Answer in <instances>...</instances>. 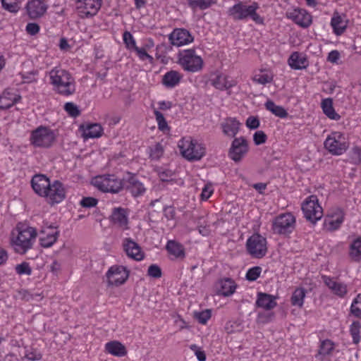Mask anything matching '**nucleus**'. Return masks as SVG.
Here are the masks:
<instances>
[{
	"mask_svg": "<svg viewBox=\"0 0 361 361\" xmlns=\"http://www.w3.org/2000/svg\"><path fill=\"white\" fill-rule=\"evenodd\" d=\"M166 249L176 259L185 257V253L183 245L175 240H169Z\"/></svg>",
	"mask_w": 361,
	"mask_h": 361,
	"instance_id": "36",
	"label": "nucleus"
},
{
	"mask_svg": "<svg viewBox=\"0 0 361 361\" xmlns=\"http://www.w3.org/2000/svg\"><path fill=\"white\" fill-rule=\"evenodd\" d=\"M262 270V268L258 266L249 269L246 273V279L249 281H256L259 277Z\"/></svg>",
	"mask_w": 361,
	"mask_h": 361,
	"instance_id": "51",
	"label": "nucleus"
},
{
	"mask_svg": "<svg viewBox=\"0 0 361 361\" xmlns=\"http://www.w3.org/2000/svg\"><path fill=\"white\" fill-rule=\"evenodd\" d=\"M322 279L331 293L339 298H344L348 293V285L336 278L322 275Z\"/></svg>",
	"mask_w": 361,
	"mask_h": 361,
	"instance_id": "17",
	"label": "nucleus"
},
{
	"mask_svg": "<svg viewBox=\"0 0 361 361\" xmlns=\"http://www.w3.org/2000/svg\"><path fill=\"white\" fill-rule=\"evenodd\" d=\"M306 295V291L303 288H296L291 296V304L293 306L302 307Z\"/></svg>",
	"mask_w": 361,
	"mask_h": 361,
	"instance_id": "41",
	"label": "nucleus"
},
{
	"mask_svg": "<svg viewBox=\"0 0 361 361\" xmlns=\"http://www.w3.org/2000/svg\"><path fill=\"white\" fill-rule=\"evenodd\" d=\"M154 114L157 122L159 130L164 133H169L170 131V127L169 126L164 115L157 109L154 111Z\"/></svg>",
	"mask_w": 361,
	"mask_h": 361,
	"instance_id": "44",
	"label": "nucleus"
},
{
	"mask_svg": "<svg viewBox=\"0 0 361 361\" xmlns=\"http://www.w3.org/2000/svg\"><path fill=\"white\" fill-rule=\"evenodd\" d=\"M147 274L150 277L159 279L161 276V270L157 264H152L148 267Z\"/></svg>",
	"mask_w": 361,
	"mask_h": 361,
	"instance_id": "60",
	"label": "nucleus"
},
{
	"mask_svg": "<svg viewBox=\"0 0 361 361\" xmlns=\"http://www.w3.org/2000/svg\"><path fill=\"white\" fill-rule=\"evenodd\" d=\"M98 200L92 197H83L80 200V205L85 208H92L97 204Z\"/></svg>",
	"mask_w": 361,
	"mask_h": 361,
	"instance_id": "61",
	"label": "nucleus"
},
{
	"mask_svg": "<svg viewBox=\"0 0 361 361\" xmlns=\"http://www.w3.org/2000/svg\"><path fill=\"white\" fill-rule=\"evenodd\" d=\"M15 271L16 274L20 276H30L32 271V268L30 267L29 263L27 262H23L20 264H17L15 267Z\"/></svg>",
	"mask_w": 361,
	"mask_h": 361,
	"instance_id": "49",
	"label": "nucleus"
},
{
	"mask_svg": "<svg viewBox=\"0 0 361 361\" xmlns=\"http://www.w3.org/2000/svg\"><path fill=\"white\" fill-rule=\"evenodd\" d=\"M211 84L216 89L224 91L228 90L234 87L236 85V82L225 74L219 73L211 79Z\"/></svg>",
	"mask_w": 361,
	"mask_h": 361,
	"instance_id": "25",
	"label": "nucleus"
},
{
	"mask_svg": "<svg viewBox=\"0 0 361 361\" xmlns=\"http://www.w3.org/2000/svg\"><path fill=\"white\" fill-rule=\"evenodd\" d=\"M243 326L240 320L228 322L225 325V330L228 334H234L243 331Z\"/></svg>",
	"mask_w": 361,
	"mask_h": 361,
	"instance_id": "45",
	"label": "nucleus"
},
{
	"mask_svg": "<svg viewBox=\"0 0 361 361\" xmlns=\"http://www.w3.org/2000/svg\"><path fill=\"white\" fill-rule=\"evenodd\" d=\"M56 135L48 127L39 126L31 132L30 142L35 147L49 148L54 142Z\"/></svg>",
	"mask_w": 361,
	"mask_h": 361,
	"instance_id": "8",
	"label": "nucleus"
},
{
	"mask_svg": "<svg viewBox=\"0 0 361 361\" xmlns=\"http://www.w3.org/2000/svg\"><path fill=\"white\" fill-rule=\"evenodd\" d=\"M267 136L262 130H257L253 135V141L256 145H260L266 142Z\"/></svg>",
	"mask_w": 361,
	"mask_h": 361,
	"instance_id": "59",
	"label": "nucleus"
},
{
	"mask_svg": "<svg viewBox=\"0 0 361 361\" xmlns=\"http://www.w3.org/2000/svg\"><path fill=\"white\" fill-rule=\"evenodd\" d=\"M246 126L250 129H257L260 124L259 118L256 116H249L246 120Z\"/></svg>",
	"mask_w": 361,
	"mask_h": 361,
	"instance_id": "62",
	"label": "nucleus"
},
{
	"mask_svg": "<svg viewBox=\"0 0 361 361\" xmlns=\"http://www.w3.org/2000/svg\"><path fill=\"white\" fill-rule=\"evenodd\" d=\"M212 312L210 310H205L195 314L196 319L202 324H205L211 318Z\"/></svg>",
	"mask_w": 361,
	"mask_h": 361,
	"instance_id": "58",
	"label": "nucleus"
},
{
	"mask_svg": "<svg viewBox=\"0 0 361 361\" xmlns=\"http://www.w3.org/2000/svg\"><path fill=\"white\" fill-rule=\"evenodd\" d=\"M170 43L176 47L187 45L193 42L190 32L184 28H176L169 35Z\"/></svg>",
	"mask_w": 361,
	"mask_h": 361,
	"instance_id": "20",
	"label": "nucleus"
},
{
	"mask_svg": "<svg viewBox=\"0 0 361 361\" xmlns=\"http://www.w3.org/2000/svg\"><path fill=\"white\" fill-rule=\"evenodd\" d=\"M32 188L39 196L44 197L49 204H59L66 197V188L59 180L52 182L44 175L38 174L31 180Z\"/></svg>",
	"mask_w": 361,
	"mask_h": 361,
	"instance_id": "1",
	"label": "nucleus"
},
{
	"mask_svg": "<svg viewBox=\"0 0 361 361\" xmlns=\"http://www.w3.org/2000/svg\"><path fill=\"white\" fill-rule=\"evenodd\" d=\"M190 349L194 352L198 361H206V353L200 347L192 344L190 345Z\"/></svg>",
	"mask_w": 361,
	"mask_h": 361,
	"instance_id": "57",
	"label": "nucleus"
},
{
	"mask_svg": "<svg viewBox=\"0 0 361 361\" xmlns=\"http://www.w3.org/2000/svg\"><path fill=\"white\" fill-rule=\"evenodd\" d=\"M321 108L323 113L329 118L334 121H338L341 116L336 112L333 106V99L331 98H326L322 100Z\"/></svg>",
	"mask_w": 361,
	"mask_h": 361,
	"instance_id": "33",
	"label": "nucleus"
},
{
	"mask_svg": "<svg viewBox=\"0 0 361 361\" xmlns=\"http://www.w3.org/2000/svg\"><path fill=\"white\" fill-rule=\"evenodd\" d=\"M349 257L355 262H359L361 259V236H358L352 240L349 245Z\"/></svg>",
	"mask_w": 361,
	"mask_h": 361,
	"instance_id": "35",
	"label": "nucleus"
},
{
	"mask_svg": "<svg viewBox=\"0 0 361 361\" xmlns=\"http://www.w3.org/2000/svg\"><path fill=\"white\" fill-rule=\"evenodd\" d=\"M141 61L148 60L149 62H152L153 57L148 54L145 47H138L137 46L133 49Z\"/></svg>",
	"mask_w": 361,
	"mask_h": 361,
	"instance_id": "56",
	"label": "nucleus"
},
{
	"mask_svg": "<svg viewBox=\"0 0 361 361\" xmlns=\"http://www.w3.org/2000/svg\"><path fill=\"white\" fill-rule=\"evenodd\" d=\"M164 215L169 220L173 219L176 215L174 207L171 206L164 207Z\"/></svg>",
	"mask_w": 361,
	"mask_h": 361,
	"instance_id": "64",
	"label": "nucleus"
},
{
	"mask_svg": "<svg viewBox=\"0 0 361 361\" xmlns=\"http://www.w3.org/2000/svg\"><path fill=\"white\" fill-rule=\"evenodd\" d=\"M340 59V53L337 50H332L327 56V61L332 63H337Z\"/></svg>",
	"mask_w": 361,
	"mask_h": 361,
	"instance_id": "63",
	"label": "nucleus"
},
{
	"mask_svg": "<svg viewBox=\"0 0 361 361\" xmlns=\"http://www.w3.org/2000/svg\"><path fill=\"white\" fill-rule=\"evenodd\" d=\"M237 288L235 282L230 278H224L218 280L214 286L216 295L224 297L232 295Z\"/></svg>",
	"mask_w": 361,
	"mask_h": 361,
	"instance_id": "22",
	"label": "nucleus"
},
{
	"mask_svg": "<svg viewBox=\"0 0 361 361\" xmlns=\"http://www.w3.org/2000/svg\"><path fill=\"white\" fill-rule=\"evenodd\" d=\"M249 150L248 143L243 137L235 138L228 152L229 157L235 162H238L247 154Z\"/></svg>",
	"mask_w": 361,
	"mask_h": 361,
	"instance_id": "18",
	"label": "nucleus"
},
{
	"mask_svg": "<svg viewBox=\"0 0 361 361\" xmlns=\"http://www.w3.org/2000/svg\"><path fill=\"white\" fill-rule=\"evenodd\" d=\"M128 182L129 185H128V188L133 196L137 197L145 192V188L143 184L135 177L130 178Z\"/></svg>",
	"mask_w": 361,
	"mask_h": 361,
	"instance_id": "40",
	"label": "nucleus"
},
{
	"mask_svg": "<svg viewBox=\"0 0 361 361\" xmlns=\"http://www.w3.org/2000/svg\"><path fill=\"white\" fill-rule=\"evenodd\" d=\"M59 236V231L54 226H44L40 233L39 243L42 247H51Z\"/></svg>",
	"mask_w": 361,
	"mask_h": 361,
	"instance_id": "21",
	"label": "nucleus"
},
{
	"mask_svg": "<svg viewBox=\"0 0 361 361\" xmlns=\"http://www.w3.org/2000/svg\"><path fill=\"white\" fill-rule=\"evenodd\" d=\"M324 145L329 153L339 156L347 151L350 147V142L345 133L333 131L326 137Z\"/></svg>",
	"mask_w": 361,
	"mask_h": 361,
	"instance_id": "6",
	"label": "nucleus"
},
{
	"mask_svg": "<svg viewBox=\"0 0 361 361\" xmlns=\"http://www.w3.org/2000/svg\"><path fill=\"white\" fill-rule=\"evenodd\" d=\"M265 108L267 110L271 112L276 116H278L281 118H284L288 116L287 111L281 106L276 105L273 101L268 100L264 104Z\"/></svg>",
	"mask_w": 361,
	"mask_h": 361,
	"instance_id": "38",
	"label": "nucleus"
},
{
	"mask_svg": "<svg viewBox=\"0 0 361 361\" xmlns=\"http://www.w3.org/2000/svg\"><path fill=\"white\" fill-rule=\"evenodd\" d=\"M49 6L43 0H28L25 5L27 16L31 19L42 17L47 11Z\"/></svg>",
	"mask_w": 361,
	"mask_h": 361,
	"instance_id": "19",
	"label": "nucleus"
},
{
	"mask_svg": "<svg viewBox=\"0 0 361 361\" xmlns=\"http://www.w3.org/2000/svg\"><path fill=\"white\" fill-rule=\"evenodd\" d=\"M247 253L255 259L264 257L268 250L267 238L259 233H254L246 241Z\"/></svg>",
	"mask_w": 361,
	"mask_h": 361,
	"instance_id": "9",
	"label": "nucleus"
},
{
	"mask_svg": "<svg viewBox=\"0 0 361 361\" xmlns=\"http://www.w3.org/2000/svg\"><path fill=\"white\" fill-rule=\"evenodd\" d=\"M111 223L121 230L128 229V213L126 209L115 207L110 216Z\"/></svg>",
	"mask_w": 361,
	"mask_h": 361,
	"instance_id": "24",
	"label": "nucleus"
},
{
	"mask_svg": "<svg viewBox=\"0 0 361 361\" xmlns=\"http://www.w3.org/2000/svg\"><path fill=\"white\" fill-rule=\"evenodd\" d=\"M37 236L36 228L18 223L11 232L9 243L16 254L25 255L33 248Z\"/></svg>",
	"mask_w": 361,
	"mask_h": 361,
	"instance_id": "2",
	"label": "nucleus"
},
{
	"mask_svg": "<svg viewBox=\"0 0 361 361\" xmlns=\"http://www.w3.org/2000/svg\"><path fill=\"white\" fill-rule=\"evenodd\" d=\"M334 348V344L331 341L328 339L323 341L320 346L319 353L324 355H329L331 353Z\"/></svg>",
	"mask_w": 361,
	"mask_h": 361,
	"instance_id": "53",
	"label": "nucleus"
},
{
	"mask_svg": "<svg viewBox=\"0 0 361 361\" xmlns=\"http://www.w3.org/2000/svg\"><path fill=\"white\" fill-rule=\"evenodd\" d=\"M240 125L235 118L228 117L221 123V128L226 136L234 137L238 133Z\"/></svg>",
	"mask_w": 361,
	"mask_h": 361,
	"instance_id": "26",
	"label": "nucleus"
},
{
	"mask_svg": "<svg viewBox=\"0 0 361 361\" xmlns=\"http://www.w3.org/2000/svg\"><path fill=\"white\" fill-rule=\"evenodd\" d=\"M361 324L360 322H353L350 326V333L354 343H358L360 341Z\"/></svg>",
	"mask_w": 361,
	"mask_h": 361,
	"instance_id": "47",
	"label": "nucleus"
},
{
	"mask_svg": "<svg viewBox=\"0 0 361 361\" xmlns=\"http://www.w3.org/2000/svg\"><path fill=\"white\" fill-rule=\"evenodd\" d=\"M301 208L305 218L312 223H316L323 216V209L316 195L307 197L303 201Z\"/></svg>",
	"mask_w": 361,
	"mask_h": 361,
	"instance_id": "10",
	"label": "nucleus"
},
{
	"mask_svg": "<svg viewBox=\"0 0 361 361\" xmlns=\"http://www.w3.org/2000/svg\"><path fill=\"white\" fill-rule=\"evenodd\" d=\"M350 313L361 319V293H359L353 300L350 305Z\"/></svg>",
	"mask_w": 361,
	"mask_h": 361,
	"instance_id": "46",
	"label": "nucleus"
},
{
	"mask_svg": "<svg viewBox=\"0 0 361 361\" xmlns=\"http://www.w3.org/2000/svg\"><path fill=\"white\" fill-rule=\"evenodd\" d=\"M214 186L212 183H207L204 185L200 194V198L203 201L207 200L214 192Z\"/></svg>",
	"mask_w": 361,
	"mask_h": 361,
	"instance_id": "55",
	"label": "nucleus"
},
{
	"mask_svg": "<svg viewBox=\"0 0 361 361\" xmlns=\"http://www.w3.org/2000/svg\"><path fill=\"white\" fill-rule=\"evenodd\" d=\"M92 183L101 191L111 193H118L123 186L122 180L114 175L97 176L92 179Z\"/></svg>",
	"mask_w": 361,
	"mask_h": 361,
	"instance_id": "12",
	"label": "nucleus"
},
{
	"mask_svg": "<svg viewBox=\"0 0 361 361\" xmlns=\"http://www.w3.org/2000/svg\"><path fill=\"white\" fill-rule=\"evenodd\" d=\"M214 226V223L209 220L208 216L200 217L197 221V227L199 233L203 236H207L211 233L212 228Z\"/></svg>",
	"mask_w": 361,
	"mask_h": 361,
	"instance_id": "37",
	"label": "nucleus"
},
{
	"mask_svg": "<svg viewBox=\"0 0 361 361\" xmlns=\"http://www.w3.org/2000/svg\"><path fill=\"white\" fill-rule=\"evenodd\" d=\"M350 163L359 165L361 164V148L357 146H355L352 148L350 154Z\"/></svg>",
	"mask_w": 361,
	"mask_h": 361,
	"instance_id": "52",
	"label": "nucleus"
},
{
	"mask_svg": "<svg viewBox=\"0 0 361 361\" xmlns=\"http://www.w3.org/2000/svg\"><path fill=\"white\" fill-rule=\"evenodd\" d=\"M105 350L116 357H123L127 354V350L124 345L117 341L108 342L105 344Z\"/></svg>",
	"mask_w": 361,
	"mask_h": 361,
	"instance_id": "31",
	"label": "nucleus"
},
{
	"mask_svg": "<svg viewBox=\"0 0 361 361\" xmlns=\"http://www.w3.org/2000/svg\"><path fill=\"white\" fill-rule=\"evenodd\" d=\"M129 270L121 265L111 266L106 273L109 286H119L123 284L129 277Z\"/></svg>",
	"mask_w": 361,
	"mask_h": 361,
	"instance_id": "14",
	"label": "nucleus"
},
{
	"mask_svg": "<svg viewBox=\"0 0 361 361\" xmlns=\"http://www.w3.org/2000/svg\"><path fill=\"white\" fill-rule=\"evenodd\" d=\"M274 79V74L268 70L260 71L253 77V81L260 85L271 83Z\"/></svg>",
	"mask_w": 361,
	"mask_h": 361,
	"instance_id": "39",
	"label": "nucleus"
},
{
	"mask_svg": "<svg viewBox=\"0 0 361 361\" xmlns=\"http://www.w3.org/2000/svg\"><path fill=\"white\" fill-rule=\"evenodd\" d=\"M182 75L176 71H170L164 74L162 82L164 86L173 88L178 85L182 79Z\"/></svg>",
	"mask_w": 361,
	"mask_h": 361,
	"instance_id": "34",
	"label": "nucleus"
},
{
	"mask_svg": "<svg viewBox=\"0 0 361 361\" xmlns=\"http://www.w3.org/2000/svg\"><path fill=\"white\" fill-rule=\"evenodd\" d=\"M48 76L53 90L58 94L68 97L75 93V80L66 70L54 67L48 73Z\"/></svg>",
	"mask_w": 361,
	"mask_h": 361,
	"instance_id": "3",
	"label": "nucleus"
},
{
	"mask_svg": "<svg viewBox=\"0 0 361 361\" xmlns=\"http://www.w3.org/2000/svg\"><path fill=\"white\" fill-rule=\"evenodd\" d=\"M75 11L81 18H90L97 14L102 5V0H73Z\"/></svg>",
	"mask_w": 361,
	"mask_h": 361,
	"instance_id": "13",
	"label": "nucleus"
},
{
	"mask_svg": "<svg viewBox=\"0 0 361 361\" xmlns=\"http://www.w3.org/2000/svg\"><path fill=\"white\" fill-rule=\"evenodd\" d=\"M20 96L14 90H6L0 96V109H6L20 99Z\"/></svg>",
	"mask_w": 361,
	"mask_h": 361,
	"instance_id": "27",
	"label": "nucleus"
},
{
	"mask_svg": "<svg viewBox=\"0 0 361 361\" xmlns=\"http://www.w3.org/2000/svg\"><path fill=\"white\" fill-rule=\"evenodd\" d=\"M123 40L126 48L129 50H133L137 47L134 37L128 31L124 32L123 35Z\"/></svg>",
	"mask_w": 361,
	"mask_h": 361,
	"instance_id": "50",
	"label": "nucleus"
},
{
	"mask_svg": "<svg viewBox=\"0 0 361 361\" xmlns=\"http://www.w3.org/2000/svg\"><path fill=\"white\" fill-rule=\"evenodd\" d=\"M286 16L302 28L309 27L312 23V15L305 9L298 7L288 8L286 12Z\"/></svg>",
	"mask_w": 361,
	"mask_h": 361,
	"instance_id": "15",
	"label": "nucleus"
},
{
	"mask_svg": "<svg viewBox=\"0 0 361 361\" xmlns=\"http://www.w3.org/2000/svg\"><path fill=\"white\" fill-rule=\"evenodd\" d=\"M214 4H215L214 0H188L189 6L194 10L197 8L205 10Z\"/></svg>",
	"mask_w": 361,
	"mask_h": 361,
	"instance_id": "42",
	"label": "nucleus"
},
{
	"mask_svg": "<svg viewBox=\"0 0 361 361\" xmlns=\"http://www.w3.org/2000/svg\"><path fill=\"white\" fill-rule=\"evenodd\" d=\"M64 109L72 117H77L80 114L78 106L73 102L66 103L64 105Z\"/></svg>",
	"mask_w": 361,
	"mask_h": 361,
	"instance_id": "54",
	"label": "nucleus"
},
{
	"mask_svg": "<svg viewBox=\"0 0 361 361\" xmlns=\"http://www.w3.org/2000/svg\"><path fill=\"white\" fill-rule=\"evenodd\" d=\"M102 134L103 128L99 123H90L82 126V135L85 139L97 138Z\"/></svg>",
	"mask_w": 361,
	"mask_h": 361,
	"instance_id": "32",
	"label": "nucleus"
},
{
	"mask_svg": "<svg viewBox=\"0 0 361 361\" xmlns=\"http://www.w3.org/2000/svg\"><path fill=\"white\" fill-rule=\"evenodd\" d=\"M296 219L290 212L279 214L272 221L271 229L274 233L289 235L295 228Z\"/></svg>",
	"mask_w": 361,
	"mask_h": 361,
	"instance_id": "11",
	"label": "nucleus"
},
{
	"mask_svg": "<svg viewBox=\"0 0 361 361\" xmlns=\"http://www.w3.org/2000/svg\"><path fill=\"white\" fill-rule=\"evenodd\" d=\"M276 297L264 293H258L255 305L265 310H271L276 307Z\"/></svg>",
	"mask_w": 361,
	"mask_h": 361,
	"instance_id": "29",
	"label": "nucleus"
},
{
	"mask_svg": "<svg viewBox=\"0 0 361 361\" xmlns=\"http://www.w3.org/2000/svg\"><path fill=\"white\" fill-rule=\"evenodd\" d=\"M288 63L292 69L302 70L306 68L308 65L307 57L302 53L295 51L288 58Z\"/></svg>",
	"mask_w": 361,
	"mask_h": 361,
	"instance_id": "30",
	"label": "nucleus"
},
{
	"mask_svg": "<svg viewBox=\"0 0 361 361\" xmlns=\"http://www.w3.org/2000/svg\"><path fill=\"white\" fill-rule=\"evenodd\" d=\"M259 6L258 3L252 2L247 4L246 2L239 1L228 9L227 13L234 20L247 21L251 19L259 25L264 24V18L259 15L257 11Z\"/></svg>",
	"mask_w": 361,
	"mask_h": 361,
	"instance_id": "4",
	"label": "nucleus"
},
{
	"mask_svg": "<svg viewBox=\"0 0 361 361\" xmlns=\"http://www.w3.org/2000/svg\"><path fill=\"white\" fill-rule=\"evenodd\" d=\"M178 59L179 65L187 72L197 73L203 68L204 61L195 49L182 50L178 54Z\"/></svg>",
	"mask_w": 361,
	"mask_h": 361,
	"instance_id": "7",
	"label": "nucleus"
},
{
	"mask_svg": "<svg viewBox=\"0 0 361 361\" xmlns=\"http://www.w3.org/2000/svg\"><path fill=\"white\" fill-rule=\"evenodd\" d=\"M178 146L182 156L188 161H198L205 154V147L191 137L179 140Z\"/></svg>",
	"mask_w": 361,
	"mask_h": 361,
	"instance_id": "5",
	"label": "nucleus"
},
{
	"mask_svg": "<svg viewBox=\"0 0 361 361\" xmlns=\"http://www.w3.org/2000/svg\"><path fill=\"white\" fill-rule=\"evenodd\" d=\"M348 24L345 16L340 15L338 13H334L331 19V26L333 29L334 33L340 36L344 33Z\"/></svg>",
	"mask_w": 361,
	"mask_h": 361,
	"instance_id": "28",
	"label": "nucleus"
},
{
	"mask_svg": "<svg viewBox=\"0 0 361 361\" xmlns=\"http://www.w3.org/2000/svg\"><path fill=\"white\" fill-rule=\"evenodd\" d=\"M345 212L340 207L333 208L329 211L324 220V226L329 231L338 230L345 221Z\"/></svg>",
	"mask_w": 361,
	"mask_h": 361,
	"instance_id": "16",
	"label": "nucleus"
},
{
	"mask_svg": "<svg viewBox=\"0 0 361 361\" xmlns=\"http://www.w3.org/2000/svg\"><path fill=\"white\" fill-rule=\"evenodd\" d=\"M123 250L127 256L135 261H141L145 257L140 245L131 238H126L123 240Z\"/></svg>",
	"mask_w": 361,
	"mask_h": 361,
	"instance_id": "23",
	"label": "nucleus"
},
{
	"mask_svg": "<svg viewBox=\"0 0 361 361\" xmlns=\"http://www.w3.org/2000/svg\"><path fill=\"white\" fill-rule=\"evenodd\" d=\"M164 151L163 145L157 142L149 147L148 154L151 159L158 160L162 157Z\"/></svg>",
	"mask_w": 361,
	"mask_h": 361,
	"instance_id": "43",
	"label": "nucleus"
},
{
	"mask_svg": "<svg viewBox=\"0 0 361 361\" xmlns=\"http://www.w3.org/2000/svg\"><path fill=\"white\" fill-rule=\"evenodd\" d=\"M2 7L11 13H17L20 6L18 4V0H1Z\"/></svg>",
	"mask_w": 361,
	"mask_h": 361,
	"instance_id": "48",
	"label": "nucleus"
}]
</instances>
